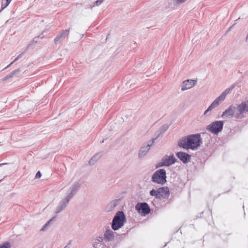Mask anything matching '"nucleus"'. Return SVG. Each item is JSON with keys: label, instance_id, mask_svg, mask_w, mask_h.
I'll return each instance as SVG.
<instances>
[{"label": "nucleus", "instance_id": "obj_1", "mask_svg": "<svg viewBox=\"0 0 248 248\" xmlns=\"http://www.w3.org/2000/svg\"><path fill=\"white\" fill-rule=\"evenodd\" d=\"M202 143V139L200 134H191L184 136L178 141V145L180 147L184 149H197Z\"/></svg>", "mask_w": 248, "mask_h": 248}, {"label": "nucleus", "instance_id": "obj_2", "mask_svg": "<svg viewBox=\"0 0 248 248\" xmlns=\"http://www.w3.org/2000/svg\"><path fill=\"white\" fill-rule=\"evenodd\" d=\"M126 217L124 213L121 211H118L114 216L111 226L114 231H116L121 228L126 222Z\"/></svg>", "mask_w": 248, "mask_h": 248}, {"label": "nucleus", "instance_id": "obj_3", "mask_svg": "<svg viewBox=\"0 0 248 248\" xmlns=\"http://www.w3.org/2000/svg\"><path fill=\"white\" fill-rule=\"evenodd\" d=\"M233 87L232 88H227L221 94L217 97L210 105L208 108L204 112V115H209L210 113L209 112L213 108L218 106L220 102H222L225 99L226 96L232 90Z\"/></svg>", "mask_w": 248, "mask_h": 248}, {"label": "nucleus", "instance_id": "obj_4", "mask_svg": "<svg viewBox=\"0 0 248 248\" xmlns=\"http://www.w3.org/2000/svg\"><path fill=\"white\" fill-rule=\"evenodd\" d=\"M166 172L163 169L155 171L152 175V181L155 183L163 185L166 182Z\"/></svg>", "mask_w": 248, "mask_h": 248}, {"label": "nucleus", "instance_id": "obj_5", "mask_svg": "<svg viewBox=\"0 0 248 248\" xmlns=\"http://www.w3.org/2000/svg\"><path fill=\"white\" fill-rule=\"evenodd\" d=\"M235 118L236 119H242L244 117V114L248 112V101H242L240 104H237Z\"/></svg>", "mask_w": 248, "mask_h": 248}, {"label": "nucleus", "instance_id": "obj_6", "mask_svg": "<svg viewBox=\"0 0 248 248\" xmlns=\"http://www.w3.org/2000/svg\"><path fill=\"white\" fill-rule=\"evenodd\" d=\"M224 123L222 121H217L212 123L206 127V129L213 134L217 135L223 129Z\"/></svg>", "mask_w": 248, "mask_h": 248}, {"label": "nucleus", "instance_id": "obj_7", "mask_svg": "<svg viewBox=\"0 0 248 248\" xmlns=\"http://www.w3.org/2000/svg\"><path fill=\"white\" fill-rule=\"evenodd\" d=\"M176 161V159L172 154L170 155H166L163 157L160 161L158 162L156 165V168L162 167L163 166H170L174 164Z\"/></svg>", "mask_w": 248, "mask_h": 248}, {"label": "nucleus", "instance_id": "obj_8", "mask_svg": "<svg viewBox=\"0 0 248 248\" xmlns=\"http://www.w3.org/2000/svg\"><path fill=\"white\" fill-rule=\"evenodd\" d=\"M155 140V139H151L148 142L147 145L143 146L142 147H141L140 148L139 153H138V157L140 159H142L145 156V155L148 152L151 147L154 143Z\"/></svg>", "mask_w": 248, "mask_h": 248}, {"label": "nucleus", "instance_id": "obj_9", "mask_svg": "<svg viewBox=\"0 0 248 248\" xmlns=\"http://www.w3.org/2000/svg\"><path fill=\"white\" fill-rule=\"evenodd\" d=\"M136 210L140 213L144 215L149 214L150 213V208L146 202L138 203L136 205Z\"/></svg>", "mask_w": 248, "mask_h": 248}, {"label": "nucleus", "instance_id": "obj_10", "mask_svg": "<svg viewBox=\"0 0 248 248\" xmlns=\"http://www.w3.org/2000/svg\"><path fill=\"white\" fill-rule=\"evenodd\" d=\"M236 113V107L232 105H230L222 113V118H232L235 117Z\"/></svg>", "mask_w": 248, "mask_h": 248}, {"label": "nucleus", "instance_id": "obj_11", "mask_svg": "<svg viewBox=\"0 0 248 248\" xmlns=\"http://www.w3.org/2000/svg\"><path fill=\"white\" fill-rule=\"evenodd\" d=\"M197 84V80L193 79H187L184 81L181 86L182 91H185L191 89Z\"/></svg>", "mask_w": 248, "mask_h": 248}, {"label": "nucleus", "instance_id": "obj_12", "mask_svg": "<svg viewBox=\"0 0 248 248\" xmlns=\"http://www.w3.org/2000/svg\"><path fill=\"white\" fill-rule=\"evenodd\" d=\"M177 157L184 164H186L190 161L191 155L187 153L183 152H179L176 154Z\"/></svg>", "mask_w": 248, "mask_h": 248}, {"label": "nucleus", "instance_id": "obj_13", "mask_svg": "<svg viewBox=\"0 0 248 248\" xmlns=\"http://www.w3.org/2000/svg\"><path fill=\"white\" fill-rule=\"evenodd\" d=\"M69 29L62 30L54 39V43L56 44L68 37Z\"/></svg>", "mask_w": 248, "mask_h": 248}, {"label": "nucleus", "instance_id": "obj_14", "mask_svg": "<svg viewBox=\"0 0 248 248\" xmlns=\"http://www.w3.org/2000/svg\"><path fill=\"white\" fill-rule=\"evenodd\" d=\"M158 199L168 198L170 196V190L168 187H162L158 188Z\"/></svg>", "mask_w": 248, "mask_h": 248}, {"label": "nucleus", "instance_id": "obj_15", "mask_svg": "<svg viewBox=\"0 0 248 248\" xmlns=\"http://www.w3.org/2000/svg\"><path fill=\"white\" fill-rule=\"evenodd\" d=\"M70 199H69L66 197L62 199L59 203L57 209L55 211V213L58 214L60 213L61 211L63 210L65 207L67 206L68 203L70 201Z\"/></svg>", "mask_w": 248, "mask_h": 248}, {"label": "nucleus", "instance_id": "obj_16", "mask_svg": "<svg viewBox=\"0 0 248 248\" xmlns=\"http://www.w3.org/2000/svg\"><path fill=\"white\" fill-rule=\"evenodd\" d=\"M80 187V184L79 183H75L71 188V192L69 193L66 197L70 200L72 199L74 196L76 194L78 190Z\"/></svg>", "mask_w": 248, "mask_h": 248}, {"label": "nucleus", "instance_id": "obj_17", "mask_svg": "<svg viewBox=\"0 0 248 248\" xmlns=\"http://www.w3.org/2000/svg\"><path fill=\"white\" fill-rule=\"evenodd\" d=\"M120 200H114L110 202L106 207V210L107 212H110L114 210L118 205Z\"/></svg>", "mask_w": 248, "mask_h": 248}, {"label": "nucleus", "instance_id": "obj_18", "mask_svg": "<svg viewBox=\"0 0 248 248\" xmlns=\"http://www.w3.org/2000/svg\"><path fill=\"white\" fill-rule=\"evenodd\" d=\"M116 232H113L110 229H107L104 233V237L108 241L113 240Z\"/></svg>", "mask_w": 248, "mask_h": 248}, {"label": "nucleus", "instance_id": "obj_19", "mask_svg": "<svg viewBox=\"0 0 248 248\" xmlns=\"http://www.w3.org/2000/svg\"><path fill=\"white\" fill-rule=\"evenodd\" d=\"M168 128L169 126L166 124L162 125L161 127L159 129V130L155 132V137L153 138V139H155L156 140L161 134L166 131Z\"/></svg>", "mask_w": 248, "mask_h": 248}, {"label": "nucleus", "instance_id": "obj_20", "mask_svg": "<svg viewBox=\"0 0 248 248\" xmlns=\"http://www.w3.org/2000/svg\"><path fill=\"white\" fill-rule=\"evenodd\" d=\"M20 69L19 68H17L14 71H13L11 73L8 74L5 77L3 78V81H6L8 79L13 78L15 75L18 74L20 72Z\"/></svg>", "mask_w": 248, "mask_h": 248}, {"label": "nucleus", "instance_id": "obj_21", "mask_svg": "<svg viewBox=\"0 0 248 248\" xmlns=\"http://www.w3.org/2000/svg\"><path fill=\"white\" fill-rule=\"evenodd\" d=\"M20 69L19 68H17L14 71H13L11 73L8 74L5 77L3 78V81H6L8 79L13 78L15 75L18 74L20 72Z\"/></svg>", "mask_w": 248, "mask_h": 248}, {"label": "nucleus", "instance_id": "obj_22", "mask_svg": "<svg viewBox=\"0 0 248 248\" xmlns=\"http://www.w3.org/2000/svg\"><path fill=\"white\" fill-rule=\"evenodd\" d=\"M56 217H53L51 219H50L49 220H48L44 226L41 229L40 231H45L47 229V228L49 226L50 223L56 220Z\"/></svg>", "mask_w": 248, "mask_h": 248}, {"label": "nucleus", "instance_id": "obj_23", "mask_svg": "<svg viewBox=\"0 0 248 248\" xmlns=\"http://www.w3.org/2000/svg\"><path fill=\"white\" fill-rule=\"evenodd\" d=\"M99 158V155L96 154L93 156L90 161H89V164L90 165H93L98 160Z\"/></svg>", "mask_w": 248, "mask_h": 248}, {"label": "nucleus", "instance_id": "obj_24", "mask_svg": "<svg viewBox=\"0 0 248 248\" xmlns=\"http://www.w3.org/2000/svg\"><path fill=\"white\" fill-rule=\"evenodd\" d=\"M150 195L152 196H155V198L157 199L159 198V197L158 195V189L155 190V189H152L150 191Z\"/></svg>", "mask_w": 248, "mask_h": 248}, {"label": "nucleus", "instance_id": "obj_25", "mask_svg": "<svg viewBox=\"0 0 248 248\" xmlns=\"http://www.w3.org/2000/svg\"><path fill=\"white\" fill-rule=\"evenodd\" d=\"M104 1V0H97L94 2H93V5H90L89 7L90 8H92L94 6H97L101 4Z\"/></svg>", "mask_w": 248, "mask_h": 248}, {"label": "nucleus", "instance_id": "obj_26", "mask_svg": "<svg viewBox=\"0 0 248 248\" xmlns=\"http://www.w3.org/2000/svg\"><path fill=\"white\" fill-rule=\"evenodd\" d=\"M11 245L10 243L6 242L0 245V248H10Z\"/></svg>", "mask_w": 248, "mask_h": 248}, {"label": "nucleus", "instance_id": "obj_27", "mask_svg": "<svg viewBox=\"0 0 248 248\" xmlns=\"http://www.w3.org/2000/svg\"><path fill=\"white\" fill-rule=\"evenodd\" d=\"M102 245L101 243H100L99 242H95L93 244V247L94 248H98L99 247H100Z\"/></svg>", "mask_w": 248, "mask_h": 248}, {"label": "nucleus", "instance_id": "obj_28", "mask_svg": "<svg viewBox=\"0 0 248 248\" xmlns=\"http://www.w3.org/2000/svg\"><path fill=\"white\" fill-rule=\"evenodd\" d=\"M41 173L40 171H38L37 172L36 175H35V178L36 179H39L41 177Z\"/></svg>", "mask_w": 248, "mask_h": 248}, {"label": "nucleus", "instance_id": "obj_29", "mask_svg": "<svg viewBox=\"0 0 248 248\" xmlns=\"http://www.w3.org/2000/svg\"><path fill=\"white\" fill-rule=\"evenodd\" d=\"M39 38H43V37H42V36H41V35H39V36H37V37H34V38H33V42H35V43L37 42V40H38V39Z\"/></svg>", "mask_w": 248, "mask_h": 248}, {"label": "nucleus", "instance_id": "obj_30", "mask_svg": "<svg viewBox=\"0 0 248 248\" xmlns=\"http://www.w3.org/2000/svg\"><path fill=\"white\" fill-rule=\"evenodd\" d=\"M96 240L97 242H99L100 243V242H102L103 241V238L102 236H99L97 238Z\"/></svg>", "mask_w": 248, "mask_h": 248}, {"label": "nucleus", "instance_id": "obj_31", "mask_svg": "<svg viewBox=\"0 0 248 248\" xmlns=\"http://www.w3.org/2000/svg\"><path fill=\"white\" fill-rule=\"evenodd\" d=\"M7 6H6V1L4 2L3 1L2 2V4H1V7H2V9H3L4 8H5V7H6Z\"/></svg>", "mask_w": 248, "mask_h": 248}, {"label": "nucleus", "instance_id": "obj_32", "mask_svg": "<svg viewBox=\"0 0 248 248\" xmlns=\"http://www.w3.org/2000/svg\"><path fill=\"white\" fill-rule=\"evenodd\" d=\"M186 0H176L178 3H182L184 2Z\"/></svg>", "mask_w": 248, "mask_h": 248}, {"label": "nucleus", "instance_id": "obj_33", "mask_svg": "<svg viewBox=\"0 0 248 248\" xmlns=\"http://www.w3.org/2000/svg\"><path fill=\"white\" fill-rule=\"evenodd\" d=\"M24 54V52L21 53L20 54H19V55L17 57V58L18 60H19V59H20L22 57V55H23Z\"/></svg>", "mask_w": 248, "mask_h": 248}, {"label": "nucleus", "instance_id": "obj_34", "mask_svg": "<svg viewBox=\"0 0 248 248\" xmlns=\"http://www.w3.org/2000/svg\"><path fill=\"white\" fill-rule=\"evenodd\" d=\"M12 0H6V6H8Z\"/></svg>", "mask_w": 248, "mask_h": 248}, {"label": "nucleus", "instance_id": "obj_35", "mask_svg": "<svg viewBox=\"0 0 248 248\" xmlns=\"http://www.w3.org/2000/svg\"><path fill=\"white\" fill-rule=\"evenodd\" d=\"M14 63L13 62H11L8 65H7L5 68V69H6L8 67H9L10 66H11V65H12Z\"/></svg>", "mask_w": 248, "mask_h": 248}, {"label": "nucleus", "instance_id": "obj_36", "mask_svg": "<svg viewBox=\"0 0 248 248\" xmlns=\"http://www.w3.org/2000/svg\"><path fill=\"white\" fill-rule=\"evenodd\" d=\"M18 60V59L16 57L13 62L14 63L15 62L17 61Z\"/></svg>", "mask_w": 248, "mask_h": 248}, {"label": "nucleus", "instance_id": "obj_37", "mask_svg": "<svg viewBox=\"0 0 248 248\" xmlns=\"http://www.w3.org/2000/svg\"><path fill=\"white\" fill-rule=\"evenodd\" d=\"M5 164V163H1V164H0V166L3 165H4Z\"/></svg>", "mask_w": 248, "mask_h": 248}, {"label": "nucleus", "instance_id": "obj_38", "mask_svg": "<svg viewBox=\"0 0 248 248\" xmlns=\"http://www.w3.org/2000/svg\"><path fill=\"white\" fill-rule=\"evenodd\" d=\"M5 164V163H1V164H0V166L3 165H4Z\"/></svg>", "mask_w": 248, "mask_h": 248}, {"label": "nucleus", "instance_id": "obj_39", "mask_svg": "<svg viewBox=\"0 0 248 248\" xmlns=\"http://www.w3.org/2000/svg\"><path fill=\"white\" fill-rule=\"evenodd\" d=\"M105 139L103 140L101 142V143H103L104 142Z\"/></svg>", "mask_w": 248, "mask_h": 248}, {"label": "nucleus", "instance_id": "obj_40", "mask_svg": "<svg viewBox=\"0 0 248 248\" xmlns=\"http://www.w3.org/2000/svg\"><path fill=\"white\" fill-rule=\"evenodd\" d=\"M2 181V179L0 180V183Z\"/></svg>", "mask_w": 248, "mask_h": 248}, {"label": "nucleus", "instance_id": "obj_41", "mask_svg": "<svg viewBox=\"0 0 248 248\" xmlns=\"http://www.w3.org/2000/svg\"><path fill=\"white\" fill-rule=\"evenodd\" d=\"M67 246H65L64 248H66Z\"/></svg>", "mask_w": 248, "mask_h": 248}]
</instances>
